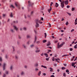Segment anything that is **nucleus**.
<instances>
[{
	"label": "nucleus",
	"mask_w": 77,
	"mask_h": 77,
	"mask_svg": "<svg viewBox=\"0 0 77 77\" xmlns=\"http://www.w3.org/2000/svg\"><path fill=\"white\" fill-rule=\"evenodd\" d=\"M59 1L61 2V3H62V0H59Z\"/></svg>",
	"instance_id": "603ef678"
},
{
	"label": "nucleus",
	"mask_w": 77,
	"mask_h": 77,
	"mask_svg": "<svg viewBox=\"0 0 77 77\" xmlns=\"http://www.w3.org/2000/svg\"><path fill=\"white\" fill-rule=\"evenodd\" d=\"M43 75H46V73H43Z\"/></svg>",
	"instance_id": "774afa93"
},
{
	"label": "nucleus",
	"mask_w": 77,
	"mask_h": 77,
	"mask_svg": "<svg viewBox=\"0 0 77 77\" xmlns=\"http://www.w3.org/2000/svg\"><path fill=\"white\" fill-rule=\"evenodd\" d=\"M51 77H55V76H54V75H51Z\"/></svg>",
	"instance_id": "864d4df0"
},
{
	"label": "nucleus",
	"mask_w": 77,
	"mask_h": 77,
	"mask_svg": "<svg viewBox=\"0 0 77 77\" xmlns=\"http://www.w3.org/2000/svg\"><path fill=\"white\" fill-rule=\"evenodd\" d=\"M21 36H20V35L18 36V38H19V39H21Z\"/></svg>",
	"instance_id": "c03bdc74"
},
{
	"label": "nucleus",
	"mask_w": 77,
	"mask_h": 77,
	"mask_svg": "<svg viewBox=\"0 0 77 77\" xmlns=\"http://www.w3.org/2000/svg\"><path fill=\"white\" fill-rule=\"evenodd\" d=\"M43 68H47V67L46 66H44L43 67Z\"/></svg>",
	"instance_id": "e2e57ef3"
},
{
	"label": "nucleus",
	"mask_w": 77,
	"mask_h": 77,
	"mask_svg": "<svg viewBox=\"0 0 77 77\" xmlns=\"http://www.w3.org/2000/svg\"><path fill=\"white\" fill-rule=\"evenodd\" d=\"M68 24H69V23H68V22H66V26H67V25Z\"/></svg>",
	"instance_id": "473e14b6"
},
{
	"label": "nucleus",
	"mask_w": 77,
	"mask_h": 77,
	"mask_svg": "<svg viewBox=\"0 0 77 77\" xmlns=\"http://www.w3.org/2000/svg\"><path fill=\"white\" fill-rule=\"evenodd\" d=\"M77 46L76 45H75V46L74 47V48H77Z\"/></svg>",
	"instance_id": "c9c22d12"
},
{
	"label": "nucleus",
	"mask_w": 77,
	"mask_h": 77,
	"mask_svg": "<svg viewBox=\"0 0 77 77\" xmlns=\"http://www.w3.org/2000/svg\"><path fill=\"white\" fill-rule=\"evenodd\" d=\"M10 31L11 32H12V33H14V30H13V29H11Z\"/></svg>",
	"instance_id": "393cba45"
},
{
	"label": "nucleus",
	"mask_w": 77,
	"mask_h": 77,
	"mask_svg": "<svg viewBox=\"0 0 77 77\" xmlns=\"http://www.w3.org/2000/svg\"><path fill=\"white\" fill-rule=\"evenodd\" d=\"M51 45V43L50 42H48V43L47 44V46H49V45Z\"/></svg>",
	"instance_id": "6e6552de"
},
{
	"label": "nucleus",
	"mask_w": 77,
	"mask_h": 77,
	"mask_svg": "<svg viewBox=\"0 0 77 77\" xmlns=\"http://www.w3.org/2000/svg\"><path fill=\"white\" fill-rule=\"evenodd\" d=\"M67 14L69 15V16H71V14L70 13H69V12H67Z\"/></svg>",
	"instance_id": "a878e982"
},
{
	"label": "nucleus",
	"mask_w": 77,
	"mask_h": 77,
	"mask_svg": "<svg viewBox=\"0 0 77 77\" xmlns=\"http://www.w3.org/2000/svg\"><path fill=\"white\" fill-rule=\"evenodd\" d=\"M12 48L13 49V51H15L14 50V46H12Z\"/></svg>",
	"instance_id": "09e8293b"
},
{
	"label": "nucleus",
	"mask_w": 77,
	"mask_h": 77,
	"mask_svg": "<svg viewBox=\"0 0 77 77\" xmlns=\"http://www.w3.org/2000/svg\"><path fill=\"white\" fill-rule=\"evenodd\" d=\"M48 48H50V49H52V48L51 47H48Z\"/></svg>",
	"instance_id": "052dcab7"
},
{
	"label": "nucleus",
	"mask_w": 77,
	"mask_h": 77,
	"mask_svg": "<svg viewBox=\"0 0 77 77\" xmlns=\"http://www.w3.org/2000/svg\"><path fill=\"white\" fill-rule=\"evenodd\" d=\"M39 23L40 24H42V22H41L40 21H39Z\"/></svg>",
	"instance_id": "79ce46f5"
},
{
	"label": "nucleus",
	"mask_w": 77,
	"mask_h": 77,
	"mask_svg": "<svg viewBox=\"0 0 77 77\" xmlns=\"http://www.w3.org/2000/svg\"><path fill=\"white\" fill-rule=\"evenodd\" d=\"M39 22V21H38V20H36V25L35 26L36 27H38V26H39V24H38V23Z\"/></svg>",
	"instance_id": "f03ea898"
},
{
	"label": "nucleus",
	"mask_w": 77,
	"mask_h": 77,
	"mask_svg": "<svg viewBox=\"0 0 77 77\" xmlns=\"http://www.w3.org/2000/svg\"><path fill=\"white\" fill-rule=\"evenodd\" d=\"M60 45H59V42H58L57 44V48H59V46Z\"/></svg>",
	"instance_id": "6ab92c4d"
},
{
	"label": "nucleus",
	"mask_w": 77,
	"mask_h": 77,
	"mask_svg": "<svg viewBox=\"0 0 77 77\" xmlns=\"http://www.w3.org/2000/svg\"><path fill=\"white\" fill-rule=\"evenodd\" d=\"M49 27H51V24H50V23H49Z\"/></svg>",
	"instance_id": "4d7b16f0"
},
{
	"label": "nucleus",
	"mask_w": 77,
	"mask_h": 77,
	"mask_svg": "<svg viewBox=\"0 0 77 77\" xmlns=\"http://www.w3.org/2000/svg\"><path fill=\"white\" fill-rule=\"evenodd\" d=\"M45 38H46V37H47V33H46L45 32Z\"/></svg>",
	"instance_id": "aec40b11"
},
{
	"label": "nucleus",
	"mask_w": 77,
	"mask_h": 77,
	"mask_svg": "<svg viewBox=\"0 0 77 77\" xmlns=\"http://www.w3.org/2000/svg\"><path fill=\"white\" fill-rule=\"evenodd\" d=\"M72 11H74V8H72Z\"/></svg>",
	"instance_id": "c85d7f7f"
},
{
	"label": "nucleus",
	"mask_w": 77,
	"mask_h": 77,
	"mask_svg": "<svg viewBox=\"0 0 77 77\" xmlns=\"http://www.w3.org/2000/svg\"><path fill=\"white\" fill-rule=\"evenodd\" d=\"M18 2H17L16 3H15V5L17 7L18 6Z\"/></svg>",
	"instance_id": "ddd939ff"
},
{
	"label": "nucleus",
	"mask_w": 77,
	"mask_h": 77,
	"mask_svg": "<svg viewBox=\"0 0 77 77\" xmlns=\"http://www.w3.org/2000/svg\"><path fill=\"white\" fill-rule=\"evenodd\" d=\"M12 69H13V67H12V66H11L10 67V70H12Z\"/></svg>",
	"instance_id": "5701e85b"
},
{
	"label": "nucleus",
	"mask_w": 77,
	"mask_h": 77,
	"mask_svg": "<svg viewBox=\"0 0 77 77\" xmlns=\"http://www.w3.org/2000/svg\"><path fill=\"white\" fill-rule=\"evenodd\" d=\"M72 50H73L72 48H71L70 49V51H72Z\"/></svg>",
	"instance_id": "58836bf2"
},
{
	"label": "nucleus",
	"mask_w": 77,
	"mask_h": 77,
	"mask_svg": "<svg viewBox=\"0 0 77 77\" xmlns=\"http://www.w3.org/2000/svg\"><path fill=\"white\" fill-rule=\"evenodd\" d=\"M47 42V40H44L43 41V43H45V42Z\"/></svg>",
	"instance_id": "412c9836"
},
{
	"label": "nucleus",
	"mask_w": 77,
	"mask_h": 77,
	"mask_svg": "<svg viewBox=\"0 0 77 77\" xmlns=\"http://www.w3.org/2000/svg\"><path fill=\"white\" fill-rule=\"evenodd\" d=\"M46 60L47 61H48V60H49V59L48 58H47L46 59Z\"/></svg>",
	"instance_id": "de8ad7c7"
},
{
	"label": "nucleus",
	"mask_w": 77,
	"mask_h": 77,
	"mask_svg": "<svg viewBox=\"0 0 77 77\" xmlns=\"http://www.w3.org/2000/svg\"><path fill=\"white\" fill-rule=\"evenodd\" d=\"M75 25H76V24H77V22H75Z\"/></svg>",
	"instance_id": "69168bd1"
},
{
	"label": "nucleus",
	"mask_w": 77,
	"mask_h": 77,
	"mask_svg": "<svg viewBox=\"0 0 77 77\" xmlns=\"http://www.w3.org/2000/svg\"><path fill=\"white\" fill-rule=\"evenodd\" d=\"M2 15H3V17H5L6 14H2Z\"/></svg>",
	"instance_id": "e433bc0d"
},
{
	"label": "nucleus",
	"mask_w": 77,
	"mask_h": 77,
	"mask_svg": "<svg viewBox=\"0 0 77 77\" xmlns=\"http://www.w3.org/2000/svg\"><path fill=\"white\" fill-rule=\"evenodd\" d=\"M74 29H72V30H71V32H72L73 31H74Z\"/></svg>",
	"instance_id": "a19ab883"
},
{
	"label": "nucleus",
	"mask_w": 77,
	"mask_h": 77,
	"mask_svg": "<svg viewBox=\"0 0 77 77\" xmlns=\"http://www.w3.org/2000/svg\"><path fill=\"white\" fill-rule=\"evenodd\" d=\"M77 57H76L75 59L74 60V61H75L77 60Z\"/></svg>",
	"instance_id": "bf43d9fd"
},
{
	"label": "nucleus",
	"mask_w": 77,
	"mask_h": 77,
	"mask_svg": "<svg viewBox=\"0 0 77 77\" xmlns=\"http://www.w3.org/2000/svg\"><path fill=\"white\" fill-rule=\"evenodd\" d=\"M63 75L64 77H66V73H64L63 74Z\"/></svg>",
	"instance_id": "b1692460"
},
{
	"label": "nucleus",
	"mask_w": 77,
	"mask_h": 77,
	"mask_svg": "<svg viewBox=\"0 0 77 77\" xmlns=\"http://www.w3.org/2000/svg\"><path fill=\"white\" fill-rule=\"evenodd\" d=\"M41 71H40L39 72V75H40L41 74Z\"/></svg>",
	"instance_id": "72a5a7b5"
},
{
	"label": "nucleus",
	"mask_w": 77,
	"mask_h": 77,
	"mask_svg": "<svg viewBox=\"0 0 77 77\" xmlns=\"http://www.w3.org/2000/svg\"><path fill=\"white\" fill-rule=\"evenodd\" d=\"M5 73L6 74H8V71H6Z\"/></svg>",
	"instance_id": "c756f323"
},
{
	"label": "nucleus",
	"mask_w": 77,
	"mask_h": 77,
	"mask_svg": "<svg viewBox=\"0 0 77 77\" xmlns=\"http://www.w3.org/2000/svg\"><path fill=\"white\" fill-rule=\"evenodd\" d=\"M54 60H55L54 58H53V59H52V60H53V61H54Z\"/></svg>",
	"instance_id": "0e129e2a"
},
{
	"label": "nucleus",
	"mask_w": 77,
	"mask_h": 77,
	"mask_svg": "<svg viewBox=\"0 0 77 77\" xmlns=\"http://www.w3.org/2000/svg\"><path fill=\"white\" fill-rule=\"evenodd\" d=\"M51 9H52V8H51V7H50V9H48V12L50 13V12L51 11Z\"/></svg>",
	"instance_id": "1a4fd4ad"
},
{
	"label": "nucleus",
	"mask_w": 77,
	"mask_h": 77,
	"mask_svg": "<svg viewBox=\"0 0 77 77\" xmlns=\"http://www.w3.org/2000/svg\"><path fill=\"white\" fill-rule=\"evenodd\" d=\"M2 57H0V61L2 62Z\"/></svg>",
	"instance_id": "a18cd8bd"
},
{
	"label": "nucleus",
	"mask_w": 77,
	"mask_h": 77,
	"mask_svg": "<svg viewBox=\"0 0 77 77\" xmlns=\"http://www.w3.org/2000/svg\"><path fill=\"white\" fill-rule=\"evenodd\" d=\"M65 56H66V54L63 55L62 57H65Z\"/></svg>",
	"instance_id": "8fccbe9b"
},
{
	"label": "nucleus",
	"mask_w": 77,
	"mask_h": 77,
	"mask_svg": "<svg viewBox=\"0 0 77 77\" xmlns=\"http://www.w3.org/2000/svg\"><path fill=\"white\" fill-rule=\"evenodd\" d=\"M55 6H56L57 8V7H58V6H59V4H58L57 3H56Z\"/></svg>",
	"instance_id": "f8f14e48"
},
{
	"label": "nucleus",
	"mask_w": 77,
	"mask_h": 77,
	"mask_svg": "<svg viewBox=\"0 0 77 77\" xmlns=\"http://www.w3.org/2000/svg\"><path fill=\"white\" fill-rule=\"evenodd\" d=\"M26 37L27 38H30V35H27Z\"/></svg>",
	"instance_id": "2eb2a0df"
},
{
	"label": "nucleus",
	"mask_w": 77,
	"mask_h": 77,
	"mask_svg": "<svg viewBox=\"0 0 77 77\" xmlns=\"http://www.w3.org/2000/svg\"><path fill=\"white\" fill-rule=\"evenodd\" d=\"M14 29H15L17 31V30H18V28H17V27H16V26H14Z\"/></svg>",
	"instance_id": "f3484780"
},
{
	"label": "nucleus",
	"mask_w": 77,
	"mask_h": 77,
	"mask_svg": "<svg viewBox=\"0 0 77 77\" xmlns=\"http://www.w3.org/2000/svg\"><path fill=\"white\" fill-rule=\"evenodd\" d=\"M50 69H51L50 71H51V72H53V69H52V68H50Z\"/></svg>",
	"instance_id": "dca6fc26"
},
{
	"label": "nucleus",
	"mask_w": 77,
	"mask_h": 77,
	"mask_svg": "<svg viewBox=\"0 0 77 77\" xmlns=\"http://www.w3.org/2000/svg\"><path fill=\"white\" fill-rule=\"evenodd\" d=\"M3 77H6V74H4L3 75Z\"/></svg>",
	"instance_id": "f704fd0d"
},
{
	"label": "nucleus",
	"mask_w": 77,
	"mask_h": 77,
	"mask_svg": "<svg viewBox=\"0 0 77 77\" xmlns=\"http://www.w3.org/2000/svg\"><path fill=\"white\" fill-rule=\"evenodd\" d=\"M65 69V67H62V69Z\"/></svg>",
	"instance_id": "ea45409f"
},
{
	"label": "nucleus",
	"mask_w": 77,
	"mask_h": 77,
	"mask_svg": "<svg viewBox=\"0 0 77 77\" xmlns=\"http://www.w3.org/2000/svg\"><path fill=\"white\" fill-rule=\"evenodd\" d=\"M14 23H18V21H16V22H15V21H14Z\"/></svg>",
	"instance_id": "6e6d98bb"
},
{
	"label": "nucleus",
	"mask_w": 77,
	"mask_h": 77,
	"mask_svg": "<svg viewBox=\"0 0 77 77\" xmlns=\"http://www.w3.org/2000/svg\"><path fill=\"white\" fill-rule=\"evenodd\" d=\"M65 44V43L64 42H63L60 45H59V48H60V47H62L63 46L64 44Z\"/></svg>",
	"instance_id": "20e7f679"
},
{
	"label": "nucleus",
	"mask_w": 77,
	"mask_h": 77,
	"mask_svg": "<svg viewBox=\"0 0 77 77\" xmlns=\"http://www.w3.org/2000/svg\"><path fill=\"white\" fill-rule=\"evenodd\" d=\"M35 49L36 50L35 51V53H39V50H38V48L36 47Z\"/></svg>",
	"instance_id": "0eeeda50"
},
{
	"label": "nucleus",
	"mask_w": 77,
	"mask_h": 77,
	"mask_svg": "<svg viewBox=\"0 0 77 77\" xmlns=\"http://www.w3.org/2000/svg\"><path fill=\"white\" fill-rule=\"evenodd\" d=\"M41 20H42V21H43V20H44V18H43V17H41L40 21H41Z\"/></svg>",
	"instance_id": "cd10ccee"
},
{
	"label": "nucleus",
	"mask_w": 77,
	"mask_h": 77,
	"mask_svg": "<svg viewBox=\"0 0 77 77\" xmlns=\"http://www.w3.org/2000/svg\"><path fill=\"white\" fill-rule=\"evenodd\" d=\"M36 36H35V39L34 40V43H35V42H36Z\"/></svg>",
	"instance_id": "a211bd4d"
},
{
	"label": "nucleus",
	"mask_w": 77,
	"mask_h": 77,
	"mask_svg": "<svg viewBox=\"0 0 77 77\" xmlns=\"http://www.w3.org/2000/svg\"><path fill=\"white\" fill-rule=\"evenodd\" d=\"M66 1V0H62V2H61V6L62 8H63L64 7V3H65V1Z\"/></svg>",
	"instance_id": "f257e3e1"
},
{
	"label": "nucleus",
	"mask_w": 77,
	"mask_h": 77,
	"mask_svg": "<svg viewBox=\"0 0 77 77\" xmlns=\"http://www.w3.org/2000/svg\"><path fill=\"white\" fill-rule=\"evenodd\" d=\"M35 71H37L38 70V69L36 68L35 69Z\"/></svg>",
	"instance_id": "4c0bfd02"
},
{
	"label": "nucleus",
	"mask_w": 77,
	"mask_h": 77,
	"mask_svg": "<svg viewBox=\"0 0 77 77\" xmlns=\"http://www.w3.org/2000/svg\"><path fill=\"white\" fill-rule=\"evenodd\" d=\"M24 74V72H22L21 73V75H23Z\"/></svg>",
	"instance_id": "bb28decb"
},
{
	"label": "nucleus",
	"mask_w": 77,
	"mask_h": 77,
	"mask_svg": "<svg viewBox=\"0 0 77 77\" xmlns=\"http://www.w3.org/2000/svg\"><path fill=\"white\" fill-rule=\"evenodd\" d=\"M75 63H72V66H74V65H75Z\"/></svg>",
	"instance_id": "4be33fe9"
},
{
	"label": "nucleus",
	"mask_w": 77,
	"mask_h": 77,
	"mask_svg": "<svg viewBox=\"0 0 77 77\" xmlns=\"http://www.w3.org/2000/svg\"><path fill=\"white\" fill-rule=\"evenodd\" d=\"M57 42H58V41H55V43H57Z\"/></svg>",
	"instance_id": "13d9d810"
},
{
	"label": "nucleus",
	"mask_w": 77,
	"mask_h": 77,
	"mask_svg": "<svg viewBox=\"0 0 77 77\" xmlns=\"http://www.w3.org/2000/svg\"><path fill=\"white\" fill-rule=\"evenodd\" d=\"M28 3L29 6H32V5H33V3L30 1L28 2Z\"/></svg>",
	"instance_id": "7ed1b4c3"
},
{
	"label": "nucleus",
	"mask_w": 77,
	"mask_h": 77,
	"mask_svg": "<svg viewBox=\"0 0 77 77\" xmlns=\"http://www.w3.org/2000/svg\"><path fill=\"white\" fill-rule=\"evenodd\" d=\"M48 51H49V52H51V50H49Z\"/></svg>",
	"instance_id": "338daca9"
},
{
	"label": "nucleus",
	"mask_w": 77,
	"mask_h": 77,
	"mask_svg": "<svg viewBox=\"0 0 77 77\" xmlns=\"http://www.w3.org/2000/svg\"><path fill=\"white\" fill-rule=\"evenodd\" d=\"M10 16L11 17H13V15H12V13L11 12L10 14Z\"/></svg>",
	"instance_id": "9d476101"
},
{
	"label": "nucleus",
	"mask_w": 77,
	"mask_h": 77,
	"mask_svg": "<svg viewBox=\"0 0 77 77\" xmlns=\"http://www.w3.org/2000/svg\"><path fill=\"white\" fill-rule=\"evenodd\" d=\"M23 47L24 48H26V46L24 45H23Z\"/></svg>",
	"instance_id": "5fc2aeb1"
},
{
	"label": "nucleus",
	"mask_w": 77,
	"mask_h": 77,
	"mask_svg": "<svg viewBox=\"0 0 77 77\" xmlns=\"http://www.w3.org/2000/svg\"><path fill=\"white\" fill-rule=\"evenodd\" d=\"M34 45H31V48H32V47H33Z\"/></svg>",
	"instance_id": "37998d69"
},
{
	"label": "nucleus",
	"mask_w": 77,
	"mask_h": 77,
	"mask_svg": "<svg viewBox=\"0 0 77 77\" xmlns=\"http://www.w3.org/2000/svg\"><path fill=\"white\" fill-rule=\"evenodd\" d=\"M69 7H70V6L69 5H67L66 6V8H67L68 9V8H69Z\"/></svg>",
	"instance_id": "7c9ffc66"
},
{
	"label": "nucleus",
	"mask_w": 77,
	"mask_h": 77,
	"mask_svg": "<svg viewBox=\"0 0 77 77\" xmlns=\"http://www.w3.org/2000/svg\"><path fill=\"white\" fill-rule=\"evenodd\" d=\"M66 72H69V70H68V69H67V70H66Z\"/></svg>",
	"instance_id": "2f4dec72"
},
{
	"label": "nucleus",
	"mask_w": 77,
	"mask_h": 77,
	"mask_svg": "<svg viewBox=\"0 0 77 77\" xmlns=\"http://www.w3.org/2000/svg\"><path fill=\"white\" fill-rule=\"evenodd\" d=\"M10 8H13V9H14L15 8V7L13 6L12 5H11V6H10Z\"/></svg>",
	"instance_id": "4468645a"
},
{
	"label": "nucleus",
	"mask_w": 77,
	"mask_h": 77,
	"mask_svg": "<svg viewBox=\"0 0 77 77\" xmlns=\"http://www.w3.org/2000/svg\"><path fill=\"white\" fill-rule=\"evenodd\" d=\"M15 58L16 59H18V57H17V56H15Z\"/></svg>",
	"instance_id": "3c124183"
},
{
	"label": "nucleus",
	"mask_w": 77,
	"mask_h": 77,
	"mask_svg": "<svg viewBox=\"0 0 77 77\" xmlns=\"http://www.w3.org/2000/svg\"><path fill=\"white\" fill-rule=\"evenodd\" d=\"M6 66V64L5 63H4L3 65V70H5V66Z\"/></svg>",
	"instance_id": "39448f33"
},
{
	"label": "nucleus",
	"mask_w": 77,
	"mask_h": 77,
	"mask_svg": "<svg viewBox=\"0 0 77 77\" xmlns=\"http://www.w3.org/2000/svg\"><path fill=\"white\" fill-rule=\"evenodd\" d=\"M34 66H35L37 67V66H38V63H35L34 65Z\"/></svg>",
	"instance_id": "9b49d317"
},
{
	"label": "nucleus",
	"mask_w": 77,
	"mask_h": 77,
	"mask_svg": "<svg viewBox=\"0 0 77 77\" xmlns=\"http://www.w3.org/2000/svg\"><path fill=\"white\" fill-rule=\"evenodd\" d=\"M68 3H69L68 1H64V4H65L66 5H68Z\"/></svg>",
	"instance_id": "423d86ee"
},
{
	"label": "nucleus",
	"mask_w": 77,
	"mask_h": 77,
	"mask_svg": "<svg viewBox=\"0 0 77 77\" xmlns=\"http://www.w3.org/2000/svg\"><path fill=\"white\" fill-rule=\"evenodd\" d=\"M23 30H26V28H23Z\"/></svg>",
	"instance_id": "680f3d73"
},
{
	"label": "nucleus",
	"mask_w": 77,
	"mask_h": 77,
	"mask_svg": "<svg viewBox=\"0 0 77 77\" xmlns=\"http://www.w3.org/2000/svg\"><path fill=\"white\" fill-rule=\"evenodd\" d=\"M63 65H64V66H66V64H63Z\"/></svg>",
	"instance_id": "49530a36"
}]
</instances>
